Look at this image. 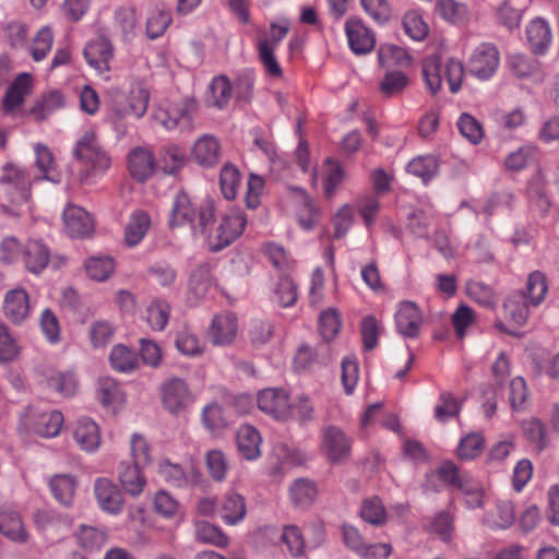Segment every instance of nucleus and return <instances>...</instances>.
I'll list each match as a JSON object with an SVG mask.
<instances>
[{
	"label": "nucleus",
	"instance_id": "nucleus-36",
	"mask_svg": "<svg viewBox=\"0 0 559 559\" xmlns=\"http://www.w3.org/2000/svg\"><path fill=\"white\" fill-rule=\"evenodd\" d=\"M466 294L468 297L477 302L479 306L485 309H495L497 305V296L492 287L489 285L478 282V281H468L466 283Z\"/></svg>",
	"mask_w": 559,
	"mask_h": 559
},
{
	"label": "nucleus",
	"instance_id": "nucleus-10",
	"mask_svg": "<svg viewBox=\"0 0 559 559\" xmlns=\"http://www.w3.org/2000/svg\"><path fill=\"white\" fill-rule=\"evenodd\" d=\"M156 169L155 156L150 150L136 146L128 154V171L135 181H147Z\"/></svg>",
	"mask_w": 559,
	"mask_h": 559
},
{
	"label": "nucleus",
	"instance_id": "nucleus-59",
	"mask_svg": "<svg viewBox=\"0 0 559 559\" xmlns=\"http://www.w3.org/2000/svg\"><path fill=\"white\" fill-rule=\"evenodd\" d=\"M528 203L532 210L539 212L545 215L549 207L550 201L546 195L544 187L538 180H532L527 188Z\"/></svg>",
	"mask_w": 559,
	"mask_h": 559
},
{
	"label": "nucleus",
	"instance_id": "nucleus-3",
	"mask_svg": "<svg viewBox=\"0 0 559 559\" xmlns=\"http://www.w3.org/2000/svg\"><path fill=\"white\" fill-rule=\"evenodd\" d=\"M215 217L207 226L206 234H200L207 239L210 250L218 252L234 242L243 231L247 219L241 213H234L222 217L214 227Z\"/></svg>",
	"mask_w": 559,
	"mask_h": 559
},
{
	"label": "nucleus",
	"instance_id": "nucleus-5",
	"mask_svg": "<svg viewBox=\"0 0 559 559\" xmlns=\"http://www.w3.org/2000/svg\"><path fill=\"white\" fill-rule=\"evenodd\" d=\"M500 56L493 44L483 43L472 52L467 61V71L473 76L489 80L499 67Z\"/></svg>",
	"mask_w": 559,
	"mask_h": 559
},
{
	"label": "nucleus",
	"instance_id": "nucleus-19",
	"mask_svg": "<svg viewBox=\"0 0 559 559\" xmlns=\"http://www.w3.org/2000/svg\"><path fill=\"white\" fill-rule=\"evenodd\" d=\"M28 310V295L24 289H13L7 293L3 312L12 323H22L27 317Z\"/></svg>",
	"mask_w": 559,
	"mask_h": 559
},
{
	"label": "nucleus",
	"instance_id": "nucleus-38",
	"mask_svg": "<svg viewBox=\"0 0 559 559\" xmlns=\"http://www.w3.org/2000/svg\"><path fill=\"white\" fill-rule=\"evenodd\" d=\"M359 514L365 522L373 526H382L386 522L384 504L377 496L364 500Z\"/></svg>",
	"mask_w": 559,
	"mask_h": 559
},
{
	"label": "nucleus",
	"instance_id": "nucleus-27",
	"mask_svg": "<svg viewBox=\"0 0 559 559\" xmlns=\"http://www.w3.org/2000/svg\"><path fill=\"white\" fill-rule=\"evenodd\" d=\"M261 436L252 426H242L237 432L238 450L246 460H255L260 456Z\"/></svg>",
	"mask_w": 559,
	"mask_h": 559
},
{
	"label": "nucleus",
	"instance_id": "nucleus-47",
	"mask_svg": "<svg viewBox=\"0 0 559 559\" xmlns=\"http://www.w3.org/2000/svg\"><path fill=\"white\" fill-rule=\"evenodd\" d=\"M195 538L202 543L221 547L226 546L228 542L225 534L217 526L205 521L195 523Z\"/></svg>",
	"mask_w": 559,
	"mask_h": 559
},
{
	"label": "nucleus",
	"instance_id": "nucleus-6",
	"mask_svg": "<svg viewBox=\"0 0 559 559\" xmlns=\"http://www.w3.org/2000/svg\"><path fill=\"white\" fill-rule=\"evenodd\" d=\"M321 445L332 464L345 462L350 456L352 439L337 426L323 428Z\"/></svg>",
	"mask_w": 559,
	"mask_h": 559
},
{
	"label": "nucleus",
	"instance_id": "nucleus-48",
	"mask_svg": "<svg viewBox=\"0 0 559 559\" xmlns=\"http://www.w3.org/2000/svg\"><path fill=\"white\" fill-rule=\"evenodd\" d=\"M341 329L340 317L334 309H328L320 314L319 332L326 346L337 335Z\"/></svg>",
	"mask_w": 559,
	"mask_h": 559
},
{
	"label": "nucleus",
	"instance_id": "nucleus-35",
	"mask_svg": "<svg viewBox=\"0 0 559 559\" xmlns=\"http://www.w3.org/2000/svg\"><path fill=\"white\" fill-rule=\"evenodd\" d=\"M212 285L211 265L202 262L192 270L189 278V290L198 298H203Z\"/></svg>",
	"mask_w": 559,
	"mask_h": 559
},
{
	"label": "nucleus",
	"instance_id": "nucleus-26",
	"mask_svg": "<svg viewBox=\"0 0 559 559\" xmlns=\"http://www.w3.org/2000/svg\"><path fill=\"white\" fill-rule=\"evenodd\" d=\"M247 513L245 498L234 491L227 492L222 502L221 516L226 524L235 525L243 520Z\"/></svg>",
	"mask_w": 559,
	"mask_h": 559
},
{
	"label": "nucleus",
	"instance_id": "nucleus-31",
	"mask_svg": "<svg viewBox=\"0 0 559 559\" xmlns=\"http://www.w3.org/2000/svg\"><path fill=\"white\" fill-rule=\"evenodd\" d=\"M521 428L525 439L535 447L539 453L549 444L546 425L538 418L532 417L521 423Z\"/></svg>",
	"mask_w": 559,
	"mask_h": 559
},
{
	"label": "nucleus",
	"instance_id": "nucleus-8",
	"mask_svg": "<svg viewBox=\"0 0 559 559\" xmlns=\"http://www.w3.org/2000/svg\"><path fill=\"white\" fill-rule=\"evenodd\" d=\"M94 493L104 512L114 515L121 513L124 506L123 495L112 480L105 477L97 478L94 484Z\"/></svg>",
	"mask_w": 559,
	"mask_h": 559
},
{
	"label": "nucleus",
	"instance_id": "nucleus-33",
	"mask_svg": "<svg viewBox=\"0 0 559 559\" xmlns=\"http://www.w3.org/2000/svg\"><path fill=\"white\" fill-rule=\"evenodd\" d=\"M408 174L418 177L424 183L429 182L439 173V160L433 155H423L413 158L406 166Z\"/></svg>",
	"mask_w": 559,
	"mask_h": 559
},
{
	"label": "nucleus",
	"instance_id": "nucleus-7",
	"mask_svg": "<svg viewBox=\"0 0 559 559\" xmlns=\"http://www.w3.org/2000/svg\"><path fill=\"white\" fill-rule=\"evenodd\" d=\"M23 261L28 272L40 274L49 264L55 269L64 264V257H51L50 249L40 240L28 241L23 250Z\"/></svg>",
	"mask_w": 559,
	"mask_h": 559
},
{
	"label": "nucleus",
	"instance_id": "nucleus-15",
	"mask_svg": "<svg viewBox=\"0 0 559 559\" xmlns=\"http://www.w3.org/2000/svg\"><path fill=\"white\" fill-rule=\"evenodd\" d=\"M63 223L67 234L72 238L88 237L94 230L93 218L80 206H67L63 211Z\"/></svg>",
	"mask_w": 559,
	"mask_h": 559
},
{
	"label": "nucleus",
	"instance_id": "nucleus-4",
	"mask_svg": "<svg viewBox=\"0 0 559 559\" xmlns=\"http://www.w3.org/2000/svg\"><path fill=\"white\" fill-rule=\"evenodd\" d=\"M110 109L119 119L133 116L136 119L143 117L147 110L150 94L144 88L131 91L126 95L119 90H110Z\"/></svg>",
	"mask_w": 559,
	"mask_h": 559
},
{
	"label": "nucleus",
	"instance_id": "nucleus-1",
	"mask_svg": "<svg viewBox=\"0 0 559 559\" xmlns=\"http://www.w3.org/2000/svg\"><path fill=\"white\" fill-rule=\"evenodd\" d=\"M214 212L213 201L204 200L195 207L188 194L180 191L173 200L168 226L174 229L189 223L194 234H206L207 226L213 222Z\"/></svg>",
	"mask_w": 559,
	"mask_h": 559
},
{
	"label": "nucleus",
	"instance_id": "nucleus-53",
	"mask_svg": "<svg viewBox=\"0 0 559 559\" xmlns=\"http://www.w3.org/2000/svg\"><path fill=\"white\" fill-rule=\"evenodd\" d=\"M281 540L287 546L293 557H301L305 555V539L298 526H284Z\"/></svg>",
	"mask_w": 559,
	"mask_h": 559
},
{
	"label": "nucleus",
	"instance_id": "nucleus-12",
	"mask_svg": "<svg viewBox=\"0 0 559 559\" xmlns=\"http://www.w3.org/2000/svg\"><path fill=\"white\" fill-rule=\"evenodd\" d=\"M238 330L237 317L235 313L225 311L216 314L207 330V335L214 345L224 346L234 342Z\"/></svg>",
	"mask_w": 559,
	"mask_h": 559
},
{
	"label": "nucleus",
	"instance_id": "nucleus-20",
	"mask_svg": "<svg viewBox=\"0 0 559 559\" xmlns=\"http://www.w3.org/2000/svg\"><path fill=\"white\" fill-rule=\"evenodd\" d=\"M31 74H19L5 92L2 100L3 110L10 112L20 107L23 104L25 96L31 92Z\"/></svg>",
	"mask_w": 559,
	"mask_h": 559
},
{
	"label": "nucleus",
	"instance_id": "nucleus-57",
	"mask_svg": "<svg viewBox=\"0 0 559 559\" xmlns=\"http://www.w3.org/2000/svg\"><path fill=\"white\" fill-rule=\"evenodd\" d=\"M63 415L58 411L43 414L36 425V432L43 437H56L62 426Z\"/></svg>",
	"mask_w": 559,
	"mask_h": 559
},
{
	"label": "nucleus",
	"instance_id": "nucleus-40",
	"mask_svg": "<svg viewBox=\"0 0 559 559\" xmlns=\"http://www.w3.org/2000/svg\"><path fill=\"white\" fill-rule=\"evenodd\" d=\"M97 399L104 406H114L124 400L118 382L109 377L98 380Z\"/></svg>",
	"mask_w": 559,
	"mask_h": 559
},
{
	"label": "nucleus",
	"instance_id": "nucleus-17",
	"mask_svg": "<svg viewBox=\"0 0 559 559\" xmlns=\"http://www.w3.org/2000/svg\"><path fill=\"white\" fill-rule=\"evenodd\" d=\"M144 466L132 462H120L117 467L118 478L123 490L132 497H138L146 486V478L142 474Z\"/></svg>",
	"mask_w": 559,
	"mask_h": 559
},
{
	"label": "nucleus",
	"instance_id": "nucleus-56",
	"mask_svg": "<svg viewBox=\"0 0 559 559\" xmlns=\"http://www.w3.org/2000/svg\"><path fill=\"white\" fill-rule=\"evenodd\" d=\"M436 10L442 19L451 23H460L464 21L467 15L466 5L455 0H438Z\"/></svg>",
	"mask_w": 559,
	"mask_h": 559
},
{
	"label": "nucleus",
	"instance_id": "nucleus-37",
	"mask_svg": "<svg viewBox=\"0 0 559 559\" xmlns=\"http://www.w3.org/2000/svg\"><path fill=\"white\" fill-rule=\"evenodd\" d=\"M290 499L296 507H309L316 499L317 487L316 484L309 479H296L290 488Z\"/></svg>",
	"mask_w": 559,
	"mask_h": 559
},
{
	"label": "nucleus",
	"instance_id": "nucleus-51",
	"mask_svg": "<svg viewBox=\"0 0 559 559\" xmlns=\"http://www.w3.org/2000/svg\"><path fill=\"white\" fill-rule=\"evenodd\" d=\"M47 385L63 396H72L78 389V382L72 372H57L47 378Z\"/></svg>",
	"mask_w": 559,
	"mask_h": 559
},
{
	"label": "nucleus",
	"instance_id": "nucleus-30",
	"mask_svg": "<svg viewBox=\"0 0 559 559\" xmlns=\"http://www.w3.org/2000/svg\"><path fill=\"white\" fill-rule=\"evenodd\" d=\"M515 520L513 503L509 500L498 501L495 509L488 512L484 522L491 528L506 530Z\"/></svg>",
	"mask_w": 559,
	"mask_h": 559
},
{
	"label": "nucleus",
	"instance_id": "nucleus-32",
	"mask_svg": "<svg viewBox=\"0 0 559 559\" xmlns=\"http://www.w3.org/2000/svg\"><path fill=\"white\" fill-rule=\"evenodd\" d=\"M74 439L83 450H96L100 442L98 426L88 418L80 419L74 430Z\"/></svg>",
	"mask_w": 559,
	"mask_h": 559
},
{
	"label": "nucleus",
	"instance_id": "nucleus-41",
	"mask_svg": "<svg viewBox=\"0 0 559 559\" xmlns=\"http://www.w3.org/2000/svg\"><path fill=\"white\" fill-rule=\"evenodd\" d=\"M442 64L438 56H430L424 60L423 75L427 88L432 95H436L441 88Z\"/></svg>",
	"mask_w": 559,
	"mask_h": 559
},
{
	"label": "nucleus",
	"instance_id": "nucleus-11",
	"mask_svg": "<svg viewBox=\"0 0 559 559\" xmlns=\"http://www.w3.org/2000/svg\"><path fill=\"white\" fill-rule=\"evenodd\" d=\"M197 110L194 98L186 97L180 104L170 106L168 109L159 111L157 119L167 129H189L192 123V115Z\"/></svg>",
	"mask_w": 559,
	"mask_h": 559
},
{
	"label": "nucleus",
	"instance_id": "nucleus-23",
	"mask_svg": "<svg viewBox=\"0 0 559 559\" xmlns=\"http://www.w3.org/2000/svg\"><path fill=\"white\" fill-rule=\"evenodd\" d=\"M527 41L536 55H544L551 43V31L540 17L533 20L526 28Z\"/></svg>",
	"mask_w": 559,
	"mask_h": 559
},
{
	"label": "nucleus",
	"instance_id": "nucleus-58",
	"mask_svg": "<svg viewBox=\"0 0 559 559\" xmlns=\"http://www.w3.org/2000/svg\"><path fill=\"white\" fill-rule=\"evenodd\" d=\"M78 542L84 549H99L106 542V534L96 527L81 525L76 534Z\"/></svg>",
	"mask_w": 559,
	"mask_h": 559
},
{
	"label": "nucleus",
	"instance_id": "nucleus-44",
	"mask_svg": "<svg viewBox=\"0 0 559 559\" xmlns=\"http://www.w3.org/2000/svg\"><path fill=\"white\" fill-rule=\"evenodd\" d=\"M240 183V171L233 164H225L221 170L219 185L223 195L227 200H234Z\"/></svg>",
	"mask_w": 559,
	"mask_h": 559
},
{
	"label": "nucleus",
	"instance_id": "nucleus-2",
	"mask_svg": "<svg viewBox=\"0 0 559 559\" xmlns=\"http://www.w3.org/2000/svg\"><path fill=\"white\" fill-rule=\"evenodd\" d=\"M73 155L81 164L79 180L82 183L93 182L95 178L104 175L111 164L110 156L93 132H86L76 142Z\"/></svg>",
	"mask_w": 559,
	"mask_h": 559
},
{
	"label": "nucleus",
	"instance_id": "nucleus-39",
	"mask_svg": "<svg viewBox=\"0 0 559 559\" xmlns=\"http://www.w3.org/2000/svg\"><path fill=\"white\" fill-rule=\"evenodd\" d=\"M111 367L120 372H130L138 368V356L124 345L112 347L109 356Z\"/></svg>",
	"mask_w": 559,
	"mask_h": 559
},
{
	"label": "nucleus",
	"instance_id": "nucleus-42",
	"mask_svg": "<svg viewBox=\"0 0 559 559\" xmlns=\"http://www.w3.org/2000/svg\"><path fill=\"white\" fill-rule=\"evenodd\" d=\"M170 307L167 301L154 299L146 308V321L156 331H163L169 319Z\"/></svg>",
	"mask_w": 559,
	"mask_h": 559
},
{
	"label": "nucleus",
	"instance_id": "nucleus-50",
	"mask_svg": "<svg viewBox=\"0 0 559 559\" xmlns=\"http://www.w3.org/2000/svg\"><path fill=\"white\" fill-rule=\"evenodd\" d=\"M547 284L544 274L535 271L528 275L525 294L532 306H538L545 298Z\"/></svg>",
	"mask_w": 559,
	"mask_h": 559
},
{
	"label": "nucleus",
	"instance_id": "nucleus-18",
	"mask_svg": "<svg viewBox=\"0 0 559 559\" xmlns=\"http://www.w3.org/2000/svg\"><path fill=\"white\" fill-rule=\"evenodd\" d=\"M84 57L90 66L104 72L109 70V61L112 58V46L105 37L91 40L84 48Z\"/></svg>",
	"mask_w": 559,
	"mask_h": 559
},
{
	"label": "nucleus",
	"instance_id": "nucleus-45",
	"mask_svg": "<svg viewBox=\"0 0 559 559\" xmlns=\"http://www.w3.org/2000/svg\"><path fill=\"white\" fill-rule=\"evenodd\" d=\"M87 275L95 281H106L115 270L114 260L110 257H93L85 263Z\"/></svg>",
	"mask_w": 559,
	"mask_h": 559
},
{
	"label": "nucleus",
	"instance_id": "nucleus-34",
	"mask_svg": "<svg viewBox=\"0 0 559 559\" xmlns=\"http://www.w3.org/2000/svg\"><path fill=\"white\" fill-rule=\"evenodd\" d=\"M63 105L64 98L62 93L58 90H52L43 94L41 98L36 102L29 114L33 115L37 121H41Z\"/></svg>",
	"mask_w": 559,
	"mask_h": 559
},
{
	"label": "nucleus",
	"instance_id": "nucleus-52",
	"mask_svg": "<svg viewBox=\"0 0 559 559\" xmlns=\"http://www.w3.org/2000/svg\"><path fill=\"white\" fill-rule=\"evenodd\" d=\"M274 300L283 308L292 307L297 300V286L289 276H282L274 290Z\"/></svg>",
	"mask_w": 559,
	"mask_h": 559
},
{
	"label": "nucleus",
	"instance_id": "nucleus-24",
	"mask_svg": "<svg viewBox=\"0 0 559 559\" xmlns=\"http://www.w3.org/2000/svg\"><path fill=\"white\" fill-rule=\"evenodd\" d=\"M192 156L203 167H212L219 160V144L214 136L204 135L200 138L194 146Z\"/></svg>",
	"mask_w": 559,
	"mask_h": 559
},
{
	"label": "nucleus",
	"instance_id": "nucleus-16",
	"mask_svg": "<svg viewBox=\"0 0 559 559\" xmlns=\"http://www.w3.org/2000/svg\"><path fill=\"white\" fill-rule=\"evenodd\" d=\"M423 316L415 302L403 301L395 313V324L399 333L405 337L415 338L420 333Z\"/></svg>",
	"mask_w": 559,
	"mask_h": 559
},
{
	"label": "nucleus",
	"instance_id": "nucleus-25",
	"mask_svg": "<svg viewBox=\"0 0 559 559\" xmlns=\"http://www.w3.org/2000/svg\"><path fill=\"white\" fill-rule=\"evenodd\" d=\"M50 491L53 498L62 506L72 504L78 483L74 476L69 474H59L50 478Z\"/></svg>",
	"mask_w": 559,
	"mask_h": 559
},
{
	"label": "nucleus",
	"instance_id": "nucleus-43",
	"mask_svg": "<svg viewBox=\"0 0 559 559\" xmlns=\"http://www.w3.org/2000/svg\"><path fill=\"white\" fill-rule=\"evenodd\" d=\"M378 59L382 67L408 66L411 63V57L407 51L402 47L391 44L380 46Z\"/></svg>",
	"mask_w": 559,
	"mask_h": 559
},
{
	"label": "nucleus",
	"instance_id": "nucleus-46",
	"mask_svg": "<svg viewBox=\"0 0 559 559\" xmlns=\"http://www.w3.org/2000/svg\"><path fill=\"white\" fill-rule=\"evenodd\" d=\"M408 78L401 71H388L380 83V92L385 97L401 94L408 85Z\"/></svg>",
	"mask_w": 559,
	"mask_h": 559
},
{
	"label": "nucleus",
	"instance_id": "nucleus-49",
	"mask_svg": "<svg viewBox=\"0 0 559 559\" xmlns=\"http://www.w3.org/2000/svg\"><path fill=\"white\" fill-rule=\"evenodd\" d=\"M485 440L480 433H468L461 439L457 455L461 460L471 461L477 457L484 449Z\"/></svg>",
	"mask_w": 559,
	"mask_h": 559
},
{
	"label": "nucleus",
	"instance_id": "nucleus-55",
	"mask_svg": "<svg viewBox=\"0 0 559 559\" xmlns=\"http://www.w3.org/2000/svg\"><path fill=\"white\" fill-rule=\"evenodd\" d=\"M402 24L405 33L414 40L420 41L428 35V25L416 11L405 13Z\"/></svg>",
	"mask_w": 559,
	"mask_h": 559
},
{
	"label": "nucleus",
	"instance_id": "nucleus-22",
	"mask_svg": "<svg viewBox=\"0 0 559 559\" xmlns=\"http://www.w3.org/2000/svg\"><path fill=\"white\" fill-rule=\"evenodd\" d=\"M530 305V299L524 290H514L506 297L503 301V309L506 314L515 324L522 326L528 319Z\"/></svg>",
	"mask_w": 559,
	"mask_h": 559
},
{
	"label": "nucleus",
	"instance_id": "nucleus-61",
	"mask_svg": "<svg viewBox=\"0 0 559 559\" xmlns=\"http://www.w3.org/2000/svg\"><path fill=\"white\" fill-rule=\"evenodd\" d=\"M507 63L511 72L518 78H526L537 69V62L522 53L510 55Z\"/></svg>",
	"mask_w": 559,
	"mask_h": 559
},
{
	"label": "nucleus",
	"instance_id": "nucleus-28",
	"mask_svg": "<svg viewBox=\"0 0 559 559\" xmlns=\"http://www.w3.org/2000/svg\"><path fill=\"white\" fill-rule=\"evenodd\" d=\"M151 226L150 215L144 211H135L131 214L124 229V240L130 247L136 246L146 235Z\"/></svg>",
	"mask_w": 559,
	"mask_h": 559
},
{
	"label": "nucleus",
	"instance_id": "nucleus-63",
	"mask_svg": "<svg viewBox=\"0 0 559 559\" xmlns=\"http://www.w3.org/2000/svg\"><path fill=\"white\" fill-rule=\"evenodd\" d=\"M206 466L214 480L222 481L225 479L228 465L221 450H211L206 453Z\"/></svg>",
	"mask_w": 559,
	"mask_h": 559
},
{
	"label": "nucleus",
	"instance_id": "nucleus-14",
	"mask_svg": "<svg viewBox=\"0 0 559 559\" xmlns=\"http://www.w3.org/2000/svg\"><path fill=\"white\" fill-rule=\"evenodd\" d=\"M345 32L349 48L356 55L370 52L376 44L373 33L358 19H348L345 23Z\"/></svg>",
	"mask_w": 559,
	"mask_h": 559
},
{
	"label": "nucleus",
	"instance_id": "nucleus-21",
	"mask_svg": "<svg viewBox=\"0 0 559 559\" xmlns=\"http://www.w3.org/2000/svg\"><path fill=\"white\" fill-rule=\"evenodd\" d=\"M0 533L20 544L26 543L28 539L20 514L10 508L0 510Z\"/></svg>",
	"mask_w": 559,
	"mask_h": 559
},
{
	"label": "nucleus",
	"instance_id": "nucleus-29",
	"mask_svg": "<svg viewBox=\"0 0 559 559\" xmlns=\"http://www.w3.org/2000/svg\"><path fill=\"white\" fill-rule=\"evenodd\" d=\"M233 86L226 75L214 78L207 91V106L217 109L225 108L231 97Z\"/></svg>",
	"mask_w": 559,
	"mask_h": 559
},
{
	"label": "nucleus",
	"instance_id": "nucleus-54",
	"mask_svg": "<svg viewBox=\"0 0 559 559\" xmlns=\"http://www.w3.org/2000/svg\"><path fill=\"white\" fill-rule=\"evenodd\" d=\"M274 49L266 39L260 40L258 44L259 59L270 76L282 78L283 71L274 56Z\"/></svg>",
	"mask_w": 559,
	"mask_h": 559
},
{
	"label": "nucleus",
	"instance_id": "nucleus-64",
	"mask_svg": "<svg viewBox=\"0 0 559 559\" xmlns=\"http://www.w3.org/2000/svg\"><path fill=\"white\" fill-rule=\"evenodd\" d=\"M457 128L461 134L474 144H477L483 138L480 123L468 114L461 115L457 121Z\"/></svg>",
	"mask_w": 559,
	"mask_h": 559
},
{
	"label": "nucleus",
	"instance_id": "nucleus-62",
	"mask_svg": "<svg viewBox=\"0 0 559 559\" xmlns=\"http://www.w3.org/2000/svg\"><path fill=\"white\" fill-rule=\"evenodd\" d=\"M53 41L52 32L49 27H43L38 31L33 46L29 48L31 55L35 61H41L51 49Z\"/></svg>",
	"mask_w": 559,
	"mask_h": 559
},
{
	"label": "nucleus",
	"instance_id": "nucleus-13",
	"mask_svg": "<svg viewBox=\"0 0 559 559\" xmlns=\"http://www.w3.org/2000/svg\"><path fill=\"white\" fill-rule=\"evenodd\" d=\"M259 408L277 419H286L290 415V405L286 392L282 389H265L257 397Z\"/></svg>",
	"mask_w": 559,
	"mask_h": 559
},
{
	"label": "nucleus",
	"instance_id": "nucleus-60",
	"mask_svg": "<svg viewBox=\"0 0 559 559\" xmlns=\"http://www.w3.org/2000/svg\"><path fill=\"white\" fill-rule=\"evenodd\" d=\"M3 171L4 174L1 178L2 182L14 185L17 190L26 192L29 187L31 179L25 169L13 164H5L3 166Z\"/></svg>",
	"mask_w": 559,
	"mask_h": 559
},
{
	"label": "nucleus",
	"instance_id": "nucleus-9",
	"mask_svg": "<svg viewBox=\"0 0 559 559\" xmlns=\"http://www.w3.org/2000/svg\"><path fill=\"white\" fill-rule=\"evenodd\" d=\"M163 404L171 414H179L192 402L188 384L180 378H171L163 384Z\"/></svg>",
	"mask_w": 559,
	"mask_h": 559
}]
</instances>
